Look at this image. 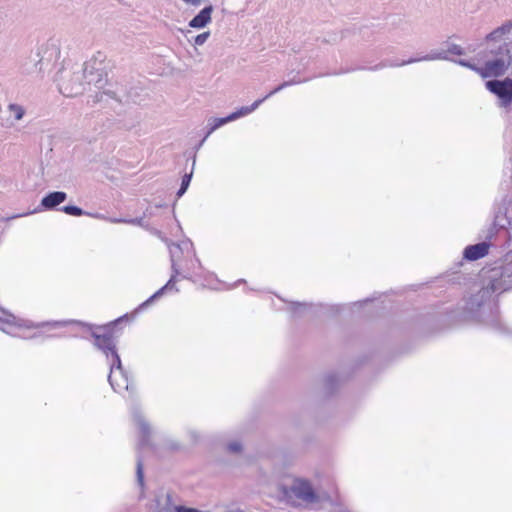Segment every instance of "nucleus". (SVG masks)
Here are the masks:
<instances>
[{
    "label": "nucleus",
    "instance_id": "1",
    "mask_svg": "<svg viewBox=\"0 0 512 512\" xmlns=\"http://www.w3.org/2000/svg\"><path fill=\"white\" fill-rule=\"evenodd\" d=\"M106 72L102 59L93 57L83 64L64 66L56 75L59 91L66 97H74L84 91V80L88 85L101 89L106 84Z\"/></svg>",
    "mask_w": 512,
    "mask_h": 512
},
{
    "label": "nucleus",
    "instance_id": "2",
    "mask_svg": "<svg viewBox=\"0 0 512 512\" xmlns=\"http://www.w3.org/2000/svg\"><path fill=\"white\" fill-rule=\"evenodd\" d=\"M127 319V315L122 316L106 326L97 327L96 330L92 332L94 345L105 354L110 366L108 381L112 389L118 393L128 391L130 381L128 372L124 370L120 356L116 350V341L113 335V329L119 323Z\"/></svg>",
    "mask_w": 512,
    "mask_h": 512
},
{
    "label": "nucleus",
    "instance_id": "3",
    "mask_svg": "<svg viewBox=\"0 0 512 512\" xmlns=\"http://www.w3.org/2000/svg\"><path fill=\"white\" fill-rule=\"evenodd\" d=\"M493 295L485 285L475 294L464 298L459 307V317L463 320L482 323L498 332H505L507 328L501 322L498 304Z\"/></svg>",
    "mask_w": 512,
    "mask_h": 512
},
{
    "label": "nucleus",
    "instance_id": "4",
    "mask_svg": "<svg viewBox=\"0 0 512 512\" xmlns=\"http://www.w3.org/2000/svg\"><path fill=\"white\" fill-rule=\"evenodd\" d=\"M0 322L5 325V327L1 328L5 333L11 334L13 336L21 337L24 339L35 338L37 336V334H33V335H28L25 333L20 334V333H16L14 330L15 329H28L29 330V329H35V328H40V327H46V326L51 327V328H60V327L67 326L69 324H77V325H81V326H85V327L87 326L84 323H81L79 321H73V320H61V321L34 323L30 320L17 318L16 316H14L12 314H5V318L0 319Z\"/></svg>",
    "mask_w": 512,
    "mask_h": 512
},
{
    "label": "nucleus",
    "instance_id": "5",
    "mask_svg": "<svg viewBox=\"0 0 512 512\" xmlns=\"http://www.w3.org/2000/svg\"><path fill=\"white\" fill-rule=\"evenodd\" d=\"M486 286L493 294H501L512 288V261L495 265L483 272Z\"/></svg>",
    "mask_w": 512,
    "mask_h": 512
},
{
    "label": "nucleus",
    "instance_id": "6",
    "mask_svg": "<svg viewBox=\"0 0 512 512\" xmlns=\"http://www.w3.org/2000/svg\"><path fill=\"white\" fill-rule=\"evenodd\" d=\"M169 250L171 268L173 273L168 282L162 288L156 291L152 296H150L145 302H143L140 305V308H144L150 305L154 300L160 298L168 290L178 291V289L175 287L176 277L180 275V268L176 262L177 251L179 250L180 252H183L184 250H186L189 253L190 250H192V242L190 240H183L178 244H173L172 246H170Z\"/></svg>",
    "mask_w": 512,
    "mask_h": 512
},
{
    "label": "nucleus",
    "instance_id": "7",
    "mask_svg": "<svg viewBox=\"0 0 512 512\" xmlns=\"http://www.w3.org/2000/svg\"><path fill=\"white\" fill-rule=\"evenodd\" d=\"M283 494L292 504H315L320 501L311 483L300 478L295 479L290 487L284 488Z\"/></svg>",
    "mask_w": 512,
    "mask_h": 512
},
{
    "label": "nucleus",
    "instance_id": "8",
    "mask_svg": "<svg viewBox=\"0 0 512 512\" xmlns=\"http://www.w3.org/2000/svg\"><path fill=\"white\" fill-rule=\"evenodd\" d=\"M496 59L487 61L481 69H477L483 78L497 77L505 73L507 67L512 63V55L507 43L501 45L495 52Z\"/></svg>",
    "mask_w": 512,
    "mask_h": 512
},
{
    "label": "nucleus",
    "instance_id": "9",
    "mask_svg": "<svg viewBox=\"0 0 512 512\" xmlns=\"http://www.w3.org/2000/svg\"><path fill=\"white\" fill-rule=\"evenodd\" d=\"M511 215L509 205H502L495 212L494 221L488 228L485 239L491 245L492 240L502 232L504 236L508 234L507 229L511 225Z\"/></svg>",
    "mask_w": 512,
    "mask_h": 512
},
{
    "label": "nucleus",
    "instance_id": "10",
    "mask_svg": "<svg viewBox=\"0 0 512 512\" xmlns=\"http://www.w3.org/2000/svg\"><path fill=\"white\" fill-rule=\"evenodd\" d=\"M434 60L452 61L453 59H451L447 55V51H445V50H432L430 53H428L426 55H423V56L417 57V58H410V59L404 60L402 62L383 61L373 67H370L369 70L375 71V70H379V69H382L385 67H400V66H404V65H408V64H412V63H416V62L434 61Z\"/></svg>",
    "mask_w": 512,
    "mask_h": 512
},
{
    "label": "nucleus",
    "instance_id": "11",
    "mask_svg": "<svg viewBox=\"0 0 512 512\" xmlns=\"http://www.w3.org/2000/svg\"><path fill=\"white\" fill-rule=\"evenodd\" d=\"M488 90L497 95L501 105L507 107L512 102V79L490 80L486 82Z\"/></svg>",
    "mask_w": 512,
    "mask_h": 512
},
{
    "label": "nucleus",
    "instance_id": "12",
    "mask_svg": "<svg viewBox=\"0 0 512 512\" xmlns=\"http://www.w3.org/2000/svg\"><path fill=\"white\" fill-rule=\"evenodd\" d=\"M213 11L214 7L212 4L206 5L189 21V27L195 29L206 27L212 20Z\"/></svg>",
    "mask_w": 512,
    "mask_h": 512
},
{
    "label": "nucleus",
    "instance_id": "13",
    "mask_svg": "<svg viewBox=\"0 0 512 512\" xmlns=\"http://www.w3.org/2000/svg\"><path fill=\"white\" fill-rule=\"evenodd\" d=\"M133 420L138 426L141 437L139 440V446L143 447L145 445H148L149 443V437H150V426L146 422L144 416L142 415L141 411L138 409H134L132 412Z\"/></svg>",
    "mask_w": 512,
    "mask_h": 512
},
{
    "label": "nucleus",
    "instance_id": "14",
    "mask_svg": "<svg viewBox=\"0 0 512 512\" xmlns=\"http://www.w3.org/2000/svg\"><path fill=\"white\" fill-rule=\"evenodd\" d=\"M67 199L63 191H53L45 195L40 203L42 210H53Z\"/></svg>",
    "mask_w": 512,
    "mask_h": 512
},
{
    "label": "nucleus",
    "instance_id": "15",
    "mask_svg": "<svg viewBox=\"0 0 512 512\" xmlns=\"http://www.w3.org/2000/svg\"><path fill=\"white\" fill-rule=\"evenodd\" d=\"M490 244L487 241L469 245L464 249V258L470 261L478 260L488 253Z\"/></svg>",
    "mask_w": 512,
    "mask_h": 512
},
{
    "label": "nucleus",
    "instance_id": "16",
    "mask_svg": "<svg viewBox=\"0 0 512 512\" xmlns=\"http://www.w3.org/2000/svg\"><path fill=\"white\" fill-rule=\"evenodd\" d=\"M264 102V99H258L254 103H252L250 106H243L237 111L229 114V120L234 121L240 117L246 116L253 111H255L262 103Z\"/></svg>",
    "mask_w": 512,
    "mask_h": 512
},
{
    "label": "nucleus",
    "instance_id": "17",
    "mask_svg": "<svg viewBox=\"0 0 512 512\" xmlns=\"http://www.w3.org/2000/svg\"><path fill=\"white\" fill-rule=\"evenodd\" d=\"M231 122L229 120V116L222 117V118H213L209 120V129L204 136V138L200 141L199 147L202 146V144L205 142V140L212 134L216 129L220 128L221 126Z\"/></svg>",
    "mask_w": 512,
    "mask_h": 512
},
{
    "label": "nucleus",
    "instance_id": "18",
    "mask_svg": "<svg viewBox=\"0 0 512 512\" xmlns=\"http://www.w3.org/2000/svg\"><path fill=\"white\" fill-rule=\"evenodd\" d=\"M305 80H302L301 78H299L298 76H295L293 79L291 80H287V81H284L283 83H281L280 85H278L277 87H275L273 90H271L267 95H265L262 99H264V101L266 99H268L269 97L273 96L274 94L282 91L283 89H285L286 87H289V86H292V85H295V84H300L302 82H304Z\"/></svg>",
    "mask_w": 512,
    "mask_h": 512
},
{
    "label": "nucleus",
    "instance_id": "19",
    "mask_svg": "<svg viewBox=\"0 0 512 512\" xmlns=\"http://www.w3.org/2000/svg\"><path fill=\"white\" fill-rule=\"evenodd\" d=\"M511 29H512V24L511 23L504 24V25L496 28L495 30H493L491 33H489L486 36V40H488V41L498 40L503 35H505L506 33L510 32Z\"/></svg>",
    "mask_w": 512,
    "mask_h": 512
},
{
    "label": "nucleus",
    "instance_id": "20",
    "mask_svg": "<svg viewBox=\"0 0 512 512\" xmlns=\"http://www.w3.org/2000/svg\"><path fill=\"white\" fill-rule=\"evenodd\" d=\"M7 109H8V112L14 117V119L16 121H20L26 113V110L22 105L15 104V103L9 104Z\"/></svg>",
    "mask_w": 512,
    "mask_h": 512
},
{
    "label": "nucleus",
    "instance_id": "21",
    "mask_svg": "<svg viewBox=\"0 0 512 512\" xmlns=\"http://www.w3.org/2000/svg\"><path fill=\"white\" fill-rule=\"evenodd\" d=\"M192 175H193V171H191L190 173H186L182 177L181 186H180L179 190L177 191L178 198L182 197L185 194V192L187 191V189L190 185L191 179H192Z\"/></svg>",
    "mask_w": 512,
    "mask_h": 512
},
{
    "label": "nucleus",
    "instance_id": "22",
    "mask_svg": "<svg viewBox=\"0 0 512 512\" xmlns=\"http://www.w3.org/2000/svg\"><path fill=\"white\" fill-rule=\"evenodd\" d=\"M445 51H447L448 56H449V54L457 55V56H462L465 54L464 49L460 45H457L455 43H449V42H446Z\"/></svg>",
    "mask_w": 512,
    "mask_h": 512
},
{
    "label": "nucleus",
    "instance_id": "23",
    "mask_svg": "<svg viewBox=\"0 0 512 512\" xmlns=\"http://www.w3.org/2000/svg\"><path fill=\"white\" fill-rule=\"evenodd\" d=\"M61 211L71 216H82L84 214H87L80 207L74 205H66L61 208Z\"/></svg>",
    "mask_w": 512,
    "mask_h": 512
},
{
    "label": "nucleus",
    "instance_id": "24",
    "mask_svg": "<svg viewBox=\"0 0 512 512\" xmlns=\"http://www.w3.org/2000/svg\"><path fill=\"white\" fill-rule=\"evenodd\" d=\"M339 382L337 374L331 373L325 377V386L329 392H332Z\"/></svg>",
    "mask_w": 512,
    "mask_h": 512
},
{
    "label": "nucleus",
    "instance_id": "25",
    "mask_svg": "<svg viewBox=\"0 0 512 512\" xmlns=\"http://www.w3.org/2000/svg\"><path fill=\"white\" fill-rule=\"evenodd\" d=\"M180 254H186L187 257L189 256H193L195 258L194 261H192L191 263V267H188V270H191L194 269L195 265L197 264V266H201V263H200V260L198 258L195 257V251H194V248L192 247V250H190V252L188 253L186 250H184L183 252H180L179 250L177 251V258H176V262L178 261V258L180 256Z\"/></svg>",
    "mask_w": 512,
    "mask_h": 512
},
{
    "label": "nucleus",
    "instance_id": "26",
    "mask_svg": "<svg viewBox=\"0 0 512 512\" xmlns=\"http://www.w3.org/2000/svg\"><path fill=\"white\" fill-rule=\"evenodd\" d=\"M109 221L112 222V223H128V224H133V225L141 226L142 223H143V218H133V219L113 218V219H109Z\"/></svg>",
    "mask_w": 512,
    "mask_h": 512
},
{
    "label": "nucleus",
    "instance_id": "27",
    "mask_svg": "<svg viewBox=\"0 0 512 512\" xmlns=\"http://www.w3.org/2000/svg\"><path fill=\"white\" fill-rule=\"evenodd\" d=\"M309 307H310V305H308L307 303L293 302L291 304V311L294 314H300V313H302V311L308 309Z\"/></svg>",
    "mask_w": 512,
    "mask_h": 512
},
{
    "label": "nucleus",
    "instance_id": "28",
    "mask_svg": "<svg viewBox=\"0 0 512 512\" xmlns=\"http://www.w3.org/2000/svg\"><path fill=\"white\" fill-rule=\"evenodd\" d=\"M137 481L142 486L144 481L143 475V464L140 458L137 459V469H136Z\"/></svg>",
    "mask_w": 512,
    "mask_h": 512
},
{
    "label": "nucleus",
    "instance_id": "29",
    "mask_svg": "<svg viewBox=\"0 0 512 512\" xmlns=\"http://www.w3.org/2000/svg\"><path fill=\"white\" fill-rule=\"evenodd\" d=\"M210 37V32H203L199 35H197L195 38H194V44L197 45V46H201L203 45L207 39Z\"/></svg>",
    "mask_w": 512,
    "mask_h": 512
},
{
    "label": "nucleus",
    "instance_id": "30",
    "mask_svg": "<svg viewBox=\"0 0 512 512\" xmlns=\"http://www.w3.org/2000/svg\"><path fill=\"white\" fill-rule=\"evenodd\" d=\"M157 512H175V506L171 503V498L169 495L166 497V503L162 508H160Z\"/></svg>",
    "mask_w": 512,
    "mask_h": 512
},
{
    "label": "nucleus",
    "instance_id": "31",
    "mask_svg": "<svg viewBox=\"0 0 512 512\" xmlns=\"http://www.w3.org/2000/svg\"><path fill=\"white\" fill-rule=\"evenodd\" d=\"M452 61L463 66V67H467L471 70H474L476 72H477V69H480L479 67L475 66L473 63H471L467 60L459 59V60H452Z\"/></svg>",
    "mask_w": 512,
    "mask_h": 512
},
{
    "label": "nucleus",
    "instance_id": "32",
    "mask_svg": "<svg viewBox=\"0 0 512 512\" xmlns=\"http://www.w3.org/2000/svg\"><path fill=\"white\" fill-rule=\"evenodd\" d=\"M227 448L232 453H239L242 450V445L238 441H233L228 444Z\"/></svg>",
    "mask_w": 512,
    "mask_h": 512
},
{
    "label": "nucleus",
    "instance_id": "33",
    "mask_svg": "<svg viewBox=\"0 0 512 512\" xmlns=\"http://www.w3.org/2000/svg\"><path fill=\"white\" fill-rule=\"evenodd\" d=\"M103 95H108V96H110L111 98L118 99V98L116 97V94H115L114 92L104 91V92H102L100 95L96 94L95 99L93 100V102L102 101V100H103Z\"/></svg>",
    "mask_w": 512,
    "mask_h": 512
},
{
    "label": "nucleus",
    "instance_id": "34",
    "mask_svg": "<svg viewBox=\"0 0 512 512\" xmlns=\"http://www.w3.org/2000/svg\"><path fill=\"white\" fill-rule=\"evenodd\" d=\"M175 512H205V511H200L195 508L178 505V506H175Z\"/></svg>",
    "mask_w": 512,
    "mask_h": 512
},
{
    "label": "nucleus",
    "instance_id": "35",
    "mask_svg": "<svg viewBox=\"0 0 512 512\" xmlns=\"http://www.w3.org/2000/svg\"><path fill=\"white\" fill-rule=\"evenodd\" d=\"M185 5L193 8H198L203 3V0H181Z\"/></svg>",
    "mask_w": 512,
    "mask_h": 512
},
{
    "label": "nucleus",
    "instance_id": "36",
    "mask_svg": "<svg viewBox=\"0 0 512 512\" xmlns=\"http://www.w3.org/2000/svg\"><path fill=\"white\" fill-rule=\"evenodd\" d=\"M509 164H510V166H508V165H507V166L505 167V169H506V170H507V169H510V171H511L510 178H511V180H512V153H510V156H509Z\"/></svg>",
    "mask_w": 512,
    "mask_h": 512
},
{
    "label": "nucleus",
    "instance_id": "37",
    "mask_svg": "<svg viewBox=\"0 0 512 512\" xmlns=\"http://www.w3.org/2000/svg\"><path fill=\"white\" fill-rule=\"evenodd\" d=\"M40 65L38 71L41 72L42 71V60H38L37 63L35 64V67L37 68V66Z\"/></svg>",
    "mask_w": 512,
    "mask_h": 512
},
{
    "label": "nucleus",
    "instance_id": "38",
    "mask_svg": "<svg viewBox=\"0 0 512 512\" xmlns=\"http://www.w3.org/2000/svg\"><path fill=\"white\" fill-rule=\"evenodd\" d=\"M368 301H369V300L367 299V300L362 301V302H355V303H354V306H359V307H360V306H362L364 303H367Z\"/></svg>",
    "mask_w": 512,
    "mask_h": 512
},
{
    "label": "nucleus",
    "instance_id": "39",
    "mask_svg": "<svg viewBox=\"0 0 512 512\" xmlns=\"http://www.w3.org/2000/svg\"><path fill=\"white\" fill-rule=\"evenodd\" d=\"M69 79L71 80L72 83H74L76 81V75L70 76Z\"/></svg>",
    "mask_w": 512,
    "mask_h": 512
},
{
    "label": "nucleus",
    "instance_id": "40",
    "mask_svg": "<svg viewBox=\"0 0 512 512\" xmlns=\"http://www.w3.org/2000/svg\"><path fill=\"white\" fill-rule=\"evenodd\" d=\"M94 217H96L98 219H105V217L103 215H100V214H96V215H94Z\"/></svg>",
    "mask_w": 512,
    "mask_h": 512
},
{
    "label": "nucleus",
    "instance_id": "41",
    "mask_svg": "<svg viewBox=\"0 0 512 512\" xmlns=\"http://www.w3.org/2000/svg\"><path fill=\"white\" fill-rule=\"evenodd\" d=\"M190 277H191V274L189 272L183 275V278H185V279H189Z\"/></svg>",
    "mask_w": 512,
    "mask_h": 512
},
{
    "label": "nucleus",
    "instance_id": "42",
    "mask_svg": "<svg viewBox=\"0 0 512 512\" xmlns=\"http://www.w3.org/2000/svg\"><path fill=\"white\" fill-rule=\"evenodd\" d=\"M335 512H349L348 510H345V509H340L338 511H335Z\"/></svg>",
    "mask_w": 512,
    "mask_h": 512
}]
</instances>
